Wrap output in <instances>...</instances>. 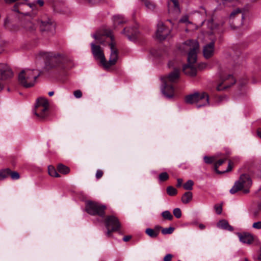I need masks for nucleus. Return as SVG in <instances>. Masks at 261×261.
Returning <instances> with one entry per match:
<instances>
[{
  "instance_id": "9d476101",
  "label": "nucleus",
  "mask_w": 261,
  "mask_h": 261,
  "mask_svg": "<svg viewBox=\"0 0 261 261\" xmlns=\"http://www.w3.org/2000/svg\"><path fill=\"white\" fill-rule=\"evenodd\" d=\"M95 39L96 40V42L91 43L92 53L94 58L97 60H99L102 65V63L105 62V56L102 49L99 45L96 44V43H98L97 42V40L96 39Z\"/></svg>"
},
{
  "instance_id": "bf43d9fd",
  "label": "nucleus",
  "mask_w": 261,
  "mask_h": 261,
  "mask_svg": "<svg viewBox=\"0 0 261 261\" xmlns=\"http://www.w3.org/2000/svg\"><path fill=\"white\" fill-rule=\"evenodd\" d=\"M259 259L261 260V253H260V255L259 256Z\"/></svg>"
},
{
  "instance_id": "ddd939ff",
  "label": "nucleus",
  "mask_w": 261,
  "mask_h": 261,
  "mask_svg": "<svg viewBox=\"0 0 261 261\" xmlns=\"http://www.w3.org/2000/svg\"><path fill=\"white\" fill-rule=\"evenodd\" d=\"M168 12L173 16H177L180 13L178 0H169L168 2Z\"/></svg>"
},
{
  "instance_id": "ea45409f",
  "label": "nucleus",
  "mask_w": 261,
  "mask_h": 261,
  "mask_svg": "<svg viewBox=\"0 0 261 261\" xmlns=\"http://www.w3.org/2000/svg\"><path fill=\"white\" fill-rule=\"evenodd\" d=\"M216 212L217 214H221L222 211V207L221 205L216 204L214 206Z\"/></svg>"
},
{
  "instance_id": "09e8293b",
  "label": "nucleus",
  "mask_w": 261,
  "mask_h": 261,
  "mask_svg": "<svg viewBox=\"0 0 261 261\" xmlns=\"http://www.w3.org/2000/svg\"><path fill=\"white\" fill-rule=\"evenodd\" d=\"M131 238V236H125L123 238V240L124 241V242H127L128 241H129Z\"/></svg>"
},
{
  "instance_id": "5701e85b",
  "label": "nucleus",
  "mask_w": 261,
  "mask_h": 261,
  "mask_svg": "<svg viewBox=\"0 0 261 261\" xmlns=\"http://www.w3.org/2000/svg\"><path fill=\"white\" fill-rule=\"evenodd\" d=\"M239 237L241 242L248 244H251L254 240L253 236L248 233L239 234Z\"/></svg>"
},
{
  "instance_id": "cd10ccee",
  "label": "nucleus",
  "mask_w": 261,
  "mask_h": 261,
  "mask_svg": "<svg viewBox=\"0 0 261 261\" xmlns=\"http://www.w3.org/2000/svg\"><path fill=\"white\" fill-rule=\"evenodd\" d=\"M57 168H58V171L60 173L64 174H67L70 171V169L68 167H67L63 164H59Z\"/></svg>"
},
{
  "instance_id": "4d7b16f0",
  "label": "nucleus",
  "mask_w": 261,
  "mask_h": 261,
  "mask_svg": "<svg viewBox=\"0 0 261 261\" xmlns=\"http://www.w3.org/2000/svg\"><path fill=\"white\" fill-rule=\"evenodd\" d=\"M201 66H202V68H203V67H205L206 66V64H204V63H203V64H201Z\"/></svg>"
},
{
  "instance_id": "a19ab883",
  "label": "nucleus",
  "mask_w": 261,
  "mask_h": 261,
  "mask_svg": "<svg viewBox=\"0 0 261 261\" xmlns=\"http://www.w3.org/2000/svg\"><path fill=\"white\" fill-rule=\"evenodd\" d=\"M252 227L256 229H261V221H257L254 222L252 224Z\"/></svg>"
},
{
  "instance_id": "aec40b11",
  "label": "nucleus",
  "mask_w": 261,
  "mask_h": 261,
  "mask_svg": "<svg viewBox=\"0 0 261 261\" xmlns=\"http://www.w3.org/2000/svg\"><path fill=\"white\" fill-rule=\"evenodd\" d=\"M122 33L125 34L129 40L134 41L136 39L138 31L134 28H124Z\"/></svg>"
},
{
  "instance_id": "c756f323",
  "label": "nucleus",
  "mask_w": 261,
  "mask_h": 261,
  "mask_svg": "<svg viewBox=\"0 0 261 261\" xmlns=\"http://www.w3.org/2000/svg\"><path fill=\"white\" fill-rule=\"evenodd\" d=\"M142 2H144L145 6H146V8L148 9L152 10L155 8V5L153 3L149 1L148 0H141Z\"/></svg>"
},
{
  "instance_id": "13d9d810",
  "label": "nucleus",
  "mask_w": 261,
  "mask_h": 261,
  "mask_svg": "<svg viewBox=\"0 0 261 261\" xmlns=\"http://www.w3.org/2000/svg\"><path fill=\"white\" fill-rule=\"evenodd\" d=\"M2 89H3V87H2V85L0 84V91L1 90H2Z\"/></svg>"
},
{
  "instance_id": "a878e982",
  "label": "nucleus",
  "mask_w": 261,
  "mask_h": 261,
  "mask_svg": "<svg viewBox=\"0 0 261 261\" xmlns=\"http://www.w3.org/2000/svg\"><path fill=\"white\" fill-rule=\"evenodd\" d=\"M126 21L121 15H117L113 17L114 27L115 28L120 24L125 23Z\"/></svg>"
},
{
  "instance_id": "f03ea898",
  "label": "nucleus",
  "mask_w": 261,
  "mask_h": 261,
  "mask_svg": "<svg viewBox=\"0 0 261 261\" xmlns=\"http://www.w3.org/2000/svg\"><path fill=\"white\" fill-rule=\"evenodd\" d=\"M93 37L97 40V43L106 45L108 44L111 48V54L107 62L105 59V63H102V65L105 69H109L110 67L114 65L118 59V51L115 47L114 42V36L110 31H106L103 33L96 32L93 35Z\"/></svg>"
},
{
  "instance_id": "3c124183",
  "label": "nucleus",
  "mask_w": 261,
  "mask_h": 261,
  "mask_svg": "<svg viewBox=\"0 0 261 261\" xmlns=\"http://www.w3.org/2000/svg\"><path fill=\"white\" fill-rule=\"evenodd\" d=\"M37 3L40 6H42L44 4V2L42 0H38Z\"/></svg>"
},
{
  "instance_id": "c9c22d12",
  "label": "nucleus",
  "mask_w": 261,
  "mask_h": 261,
  "mask_svg": "<svg viewBox=\"0 0 261 261\" xmlns=\"http://www.w3.org/2000/svg\"><path fill=\"white\" fill-rule=\"evenodd\" d=\"M163 217L166 220H171L173 216L171 213L168 211H165L162 213Z\"/></svg>"
},
{
  "instance_id": "6e6552de",
  "label": "nucleus",
  "mask_w": 261,
  "mask_h": 261,
  "mask_svg": "<svg viewBox=\"0 0 261 261\" xmlns=\"http://www.w3.org/2000/svg\"><path fill=\"white\" fill-rule=\"evenodd\" d=\"M104 222L107 229L106 235L109 237L111 236L112 232L119 230L121 226L118 219L113 215L106 216Z\"/></svg>"
},
{
  "instance_id": "e2e57ef3",
  "label": "nucleus",
  "mask_w": 261,
  "mask_h": 261,
  "mask_svg": "<svg viewBox=\"0 0 261 261\" xmlns=\"http://www.w3.org/2000/svg\"><path fill=\"white\" fill-rule=\"evenodd\" d=\"M178 261H180V260H178Z\"/></svg>"
},
{
  "instance_id": "20e7f679",
  "label": "nucleus",
  "mask_w": 261,
  "mask_h": 261,
  "mask_svg": "<svg viewBox=\"0 0 261 261\" xmlns=\"http://www.w3.org/2000/svg\"><path fill=\"white\" fill-rule=\"evenodd\" d=\"M186 101L188 103L196 104L198 108L210 105L209 96L205 92H195L186 97Z\"/></svg>"
},
{
  "instance_id": "79ce46f5",
  "label": "nucleus",
  "mask_w": 261,
  "mask_h": 261,
  "mask_svg": "<svg viewBox=\"0 0 261 261\" xmlns=\"http://www.w3.org/2000/svg\"><path fill=\"white\" fill-rule=\"evenodd\" d=\"M73 95L76 98H80L82 96V92L80 90H77L74 91Z\"/></svg>"
},
{
  "instance_id": "e433bc0d",
  "label": "nucleus",
  "mask_w": 261,
  "mask_h": 261,
  "mask_svg": "<svg viewBox=\"0 0 261 261\" xmlns=\"http://www.w3.org/2000/svg\"><path fill=\"white\" fill-rule=\"evenodd\" d=\"M174 230V228L172 227L165 228L162 229V233L163 234H171L173 232Z\"/></svg>"
},
{
  "instance_id": "4be33fe9",
  "label": "nucleus",
  "mask_w": 261,
  "mask_h": 261,
  "mask_svg": "<svg viewBox=\"0 0 261 261\" xmlns=\"http://www.w3.org/2000/svg\"><path fill=\"white\" fill-rule=\"evenodd\" d=\"M235 17L241 18L240 24L242 25L243 23V20L245 18L244 11L239 8H237L233 10L230 14V18L233 19Z\"/></svg>"
},
{
  "instance_id": "5fc2aeb1",
  "label": "nucleus",
  "mask_w": 261,
  "mask_h": 261,
  "mask_svg": "<svg viewBox=\"0 0 261 261\" xmlns=\"http://www.w3.org/2000/svg\"><path fill=\"white\" fill-rule=\"evenodd\" d=\"M13 10L17 13H19V11L17 8L16 5L14 7Z\"/></svg>"
},
{
  "instance_id": "8fccbe9b",
  "label": "nucleus",
  "mask_w": 261,
  "mask_h": 261,
  "mask_svg": "<svg viewBox=\"0 0 261 261\" xmlns=\"http://www.w3.org/2000/svg\"><path fill=\"white\" fill-rule=\"evenodd\" d=\"M90 3L96 4L99 2L101 0H87Z\"/></svg>"
},
{
  "instance_id": "412c9836",
  "label": "nucleus",
  "mask_w": 261,
  "mask_h": 261,
  "mask_svg": "<svg viewBox=\"0 0 261 261\" xmlns=\"http://www.w3.org/2000/svg\"><path fill=\"white\" fill-rule=\"evenodd\" d=\"M226 158H224V159H220V160H218L217 162H216L215 163L214 170L216 171V172H217L218 174H222V173H224L226 172H228L231 170L232 167L230 165L231 164L230 161L229 162L227 168L225 171H220L219 170H218V168L220 166L222 165L226 161Z\"/></svg>"
},
{
  "instance_id": "052dcab7",
  "label": "nucleus",
  "mask_w": 261,
  "mask_h": 261,
  "mask_svg": "<svg viewBox=\"0 0 261 261\" xmlns=\"http://www.w3.org/2000/svg\"><path fill=\"white\" fill-rule=\"evenodd\" d=\"M245 261H249V260H248V259L245 258Z\"/></svg>"
},
{
  "instance_id": "f8f14e48",
  "label": "nucleus",
  "mask_w": 261,
  "mask_h": 261,
  "mask_svg": "<svg viewBox=\"0 0 261 261\" xmlns=\"http://www.w3.org/2000/svg\"><path fill=\"white\" fill-rule=\"evenodd\" d=\"M236 83V80L231 75H228L226 77L221 78V82L217 86V90L222 91L229 88Z\"/></svg>"
},
{
  "instance_id": "393cba45",
  "label": "nucleus",
  "mask_w": 261,
  "mask_h": 261,
  "mask_svg": "<svg viewBox=\"0 0 261 261\" xmlns=\"http://www.w3.org/2000/svg\"><path fill=\"white\" fill-rule=\"evenodd\" d=\"M161 228L160 226H156L155 229L151 228H147L145 230V233L151 238H155L158 237L159 233V229Z\"/></svg>"
},
{
  "instance_id": "f704fd0d",
  "label": "nucleus",
  "mask_w": 261,
  "mask_h": 261,
  "mask_svg": "<svg viewBox=\"0 0 261 261\" xmlns=\"http://www.w3.org/2000/svg\"><path fill=\"white\" fill-rule=\"evenodd\" d=\"M167 193L170 196H174L177 194V190L172 186H169L167 188Z\"/></svg>"
},
{
  "instance_id": "603ef678",
  "label": "nucleus",
  "mask_w": 261,
  "mask_h": 261,
  "mask_svg": "<svg viewBox=\"0 0 261 261\" xmlns=\"http://www.w3.org/2000/svg\"><path fill=\"white\" fill-rule=\"evenodd\" d=\"M257 134L258 136L261 139V128H259L257 129Z\"/></svg>"
},
{
  "instance_id": "9b49d317",
  "label": "nucleus",
  "mask_w": 261,
  "mask_h": 261,
  "mask_svg": "<svg viewBox=\"0 0 261 261\" xmlns=\"http://www.w3.org/2000/svg\"><path fill=\"white\" fill-rule=\"evenodd\" d=\"M170 34V30L164 25L162 22H159L157 25L156 37L160 40L166 39Z\"/></svg>"
},
{
  "instance_id": "a211bd4d",
  "label": "nucleus",
  "mask_w": 261,
  "mask_h": 261,
  "mask_svg": "<svg viewBox=\"0 0 261 261\" xmlns=\"http://www.w3.org/2000/svg\"><path fill=\"white\" fill-rule=\"evenodd\" d=\"M40 29L41 32L54 31L55 25L49 19L44 20H41L40 23Z\"/></svg>"
},
{
  "instance_id": "dca6fc26",
  "label": "nucleus",
  "mask_w": 261,
  "mask_h": 261,
  "mask_svg": "<svg viewBox=\"0 0 261 261\" xmlns=\"http://www.w3.org/2000/svg\"><path fill=\"white\" fill-rule=\"evenodd\" d=\"M179 77V70L175 68L170 73L168 76H165L161 77L162 82L172 83L175 82Z\"/></svg>"
},
{
  "instance_id": "6e6d98bb",
  "label": "nucleus",
  "mask_w": 261,
  "mask_h": 261,
  "mask_svg": "<svg viewBox=\"0 0 261 261\" xmlns=\"http://www.w3.org/2000/svg\"><path fill=\"white\" fill-rule=\"evenodd\" d=\"M48 95L49 96H53L54 94V91H50V92H48Z\"/></svg>"
},
{
  "instance_id": "423d86ee",
  "label": "nucleus",
  "mask_w": 261,
  "mask_h": 261,
  "mask_svg": "<svg viewBox=\"0 0 261 261\" xmlns=\"http://www.w3.org/2000/svg\"><path fill=\"white\" fill-rule=\"evenodd\" d=\"M251 185L252 180L250 176L247 174H242L230 190V193L233 194L240 190H243L244 193H248Z\"/></svg>"
},
{
  "instance_id": "4c0bfd02",
  "label": "nucleus",
  "mask_w": 261,
  "mask_h": 261,
  "mask_svg": "<svg viewBox=\"0 0 261 261\" xmlns=\"http://www.w3.org/2000/svg\"><path fill=\"white\" fill-rule=\"evenodd\" d=\"M169 178V175L167 172H162L159 175V179L161 181H164L167 180Z\"/></svg>"
},
{
  "instance_id": "2f4dec72",
  "label": "nucleus",
  "mask_w": 261,
  "mask_h": 261,
  "mask_svg": "<svg viewBox=\"0 0 261 261\" xmlns=\"http://www.w3.org/2000/svg\"><path fill=\"white\" fill-rule=\"evenodd\" d=\"M194 182L192 180H188L183 185V187L185 190H191L193 189Z\"/></svg>"
},
{
  "instance_id": "1a4fd4ad",
  "label": "nucleus",
  "mask_w": 261,
  "mask_h": 261,
  "mask_svg": "<svg viewBox=\"0 0 261 261\" xmlns=\"http://www.w3.org/2000/svg\"><path fill=\"white\" fill-rule=\"evenodd\" d=\"M106 209L105 205L91 201L87 202L86 206V210L88 214L91 215H98L101 217L105 216Z\"/></svg>"
},
{
  "instance_id": "473e14b6",
  "label": "nucleus",
  "mask_w": 261,
  "mask_h": 261,
  "mask_svg": "<svg viewBox=\"0 0 261 261\" xmlns=\"http://www.w3.org/2000/svg\"><path fill=\"white\" fill-rule=\"evenodd\" d=\"M216 158L215 156H204L203 157L204 162L207 164H210L213 163L216 161Z\"/></svg>"
},
{
  "instance_id": "864d4df0",
  "label": "nucleus",
  "mask_w": 261,
  "mask_h": 261,
  "mask_svg": "<svg viewBox=\"0 0 261 261\" xmlns=\"http://www.w3.org/2000/svg\"><path fill=\"white\" fill-rule=\"evenodd\" d=\"M205 226L203 224H200L199 225V228L200 229H204V228H205Z\"/></svg>"
},
{
  "instance_id": "de8ad7c7",
  "label": "nucleus",
  "mask_w": 261,
  "mask_h": 261,
  "mask_svg": "<svg viewBox=\"0 0 261 261\" xmlns=\"http://www.w3.org/2000/svg\"><path fill=\"white\" fill-rule=\"evenodd\" d=\"M182 179L181 178H178L177 187H180L182 185Z\"/></svg>"
},
{
  "instance_id": "37998d69",
  "label": "nucleus",
  "mask_w": 261,
  "mask_h": 261,
  "mask_svg": "<svg viewBox=\"0 0 261 261\" xmlns=\"http://www.w3.org/2000/svg\"><path fill=\"white\" fill-rule=\"evenodd\" d=\"M179 22L186 23H190V21H189L188 16L187 15L184 16L180 19Z\"/></svg>"
},
{
  "instance_id": "f3484780",
  "label": "nucleus",
  "mask_w": 261,
  "mask_h": 261,
  "mask_svg": "<svg viewBox=\"0 0 261 261\" xmlns=\"http://www.w3.org/2000/svg\"><path fill=\"white\" fill-rule=\"evenodd\" d=\"M21 27L24 30L29 33H33L36 30V26L29 19L25 18L21 22Z\"/></svg>"
},
{
  "instance_id": "f257e3e1",
  "label": "nucleus",
  "mask_w": 261,
  "mask_h": 261,
  "mask_svg": "<svg viewBox=\"0 0 261 261\" xmlns=\"http://www.w3.org/2000/svg\"><path fill=\"white\" fill-rule=\"evenodd\" d=\"M199 47L197 41L189 40L183 43L179 47L181 51L188 53V63L183 67V71L186 75L194 76L196 74L197 70L193 64L197 60V53L199 50Z\"/></svg>"
},
{
  "instance_id": "39448f33",
  "label": "nucleus",
  "mask_w": 261,
  "mask_h": 261,
  "mask_svg": "<svg viewBox=\"0 0 261 261\" xmlns=\"http://www.w3.org/2000/svg\"><path fill=\"white\" fill-rule=\"evenodd\" d=\"M39 55L45 60V64L49 68L59 65L64 60V56L58 53L41 52Z\"/></svg>"
},
{
  "instance_id": "49530a36",
  "label": "nucleus",
  "mask_w": 261,
  "mask_h": 261,
  "mask_svg": "<svg viewBox=\"0 0 261 261\" xmlns=\"http://www.w3.org/2000/svg\"><path fill=\"white\" fill-rule=\"evenodd\" d=\"M103 175V172L100 170H97L96 173V177L97 179L100 178Z\"/></svg>"
},
{
  "instance_id": "b1692460",
  "label": "nucleus",
  "mask_w": 261,
  "mask_h": 261,
  "mask_svg": "<svg viewBox=\"0 0 261 261\" xmlns=\"http://www.w3.org/2000/svg\"><path fill=\"white\" fill-rule=\"evenodd\" d=\"M217 226L219 228L227 230L230 231H232L233 230V227L229 224L228 221L224 219L220 220L218 222Z\"/></svg>"
},
{
  "instance_id": "6ab92c4d",
  "label": "nucleus",
  "mask_w": 261,
  "mask_h": 261,
  "mask_svg": "<svg viewBox=\"0 0 261 261\" xmlns=\"http://www.w3.org/2000/svg\"><path fill=\"white\" fill-rule=\"evenodd\" d=\"M162 93L167 98H172L174 95V88L172 85L166 82H163Z\"/></svg>"
},
{
  "instance_id": "680f3d73",
  "label": "nucleus",
  "mask_w": 261,
  "mask_h": 261,
  "mask_svg": "<svg viewBox=\"0 0 261 261\" xmlns=\"http://www.w3.org/2000/svg\"><path fill=\"white\" fill-rule=\"evenodd\" d=\"M259 190H261V187L259 189Z\"/></svg>"
},
{
  "instance_id": "7c9ffc66",
  "label": "nucleus",
  "mask_w": 261,
  "mask_h": 261,
  "mask_svg": "<svg viewBox=\"0 0 261 261\" xmlns=\"http://www.w3.org/2000/svg\"><path fill=\"white\" fill-rule=\"evenodd\" d=\"M9 169L7 168L0 171V180H3L9 176Z\"/></svg>"
},
{
  "instance_id": "58836bf2",
  "label": "nucleus",
  "mask_w": 261,
  "mask_h": 261,
  "mask_svg": "<svg viewBox=\"0 0 261 261\" xmlns=\"http://www.w3.org/2000/svg\"><path fill=\"white\" fill-rule=\"evenodd\" d=\"M174 216L177 218H180L181 216V210L179 208H175L173 212Z\"/></svg>"
},
{
  "instance_id": "4468645a",
  "label": "nucleus",
  "mask_w": 261,
  "mask_h": 261,
  "mask_svg": "<svg viewBox=\"0 0 261 261\" xmlns=\"http://www.w3.org/2000/svg\"><path fill=\"white\" fill-rule=\"evenodd\" d=\"M215 41L212 40L211 42L206 44L203 47V56L206 59L213 57L215 53Z\"/></svg>"
},
{
  "instance_id": "c85d7f7f",
  "label": "nucleus",
  "mask_w": 261,
  "mask_h": 261,
  "mask_svg": "<svg viewBox=\"0 0 261 261\" xmlns=\"http://www.w3.org/2000/svg\"><path fill=\"white\" fill-rule=\"evenodd\" d=\"M48 174L53 177H59L60 175L57 172L55 168L52 166H49L48 167Z\"/></svg>"
},
{
  "instance_id": "c03bdc74",
  "label": "nucleus",
  "mask_w": 261,
  "mask_h": 261,
  "mask_svg": "<svg viewBox=\"0 0 261 261\" xmlns=\"http://www.w3.org/2000/svg\"><path fill=\"white\" fill-rule=\"evenodd\" d=\"M227 97L225 95L220 96L218 97V98L217 99L216 102L220 103V102H221L225 100H227Z\"/></svg>"
},
{
  "instance_id": "0eeeda50",
  "label": "nucleus",
  "mask_w": 261,
  "mask_h": 261,
  "mask_svg": "<svg viewBox=\"0 0 261 261\" xmlns=\"http://www.w3.org/2000/svg\"><path fill=\"white\" fill-rule=\"evenodd\" d=\"M48 100L46 98L40 97L37 100L34 113L38 118L43 119L48 115Z\"/></svg>"
},
{
  "instance_id": "a18cd8bd",
  "label": "nucleus",
  "mask_w": 261,
  "mask_h": 261,
  "mask_svg": "<svg viewBox=\"0 0 261 261\" xmlns=\"http://www.w3.org/2000/svg\"><path fill=\"white\" fill-rule=\"evenodd\" d=\"M172 257L173 255L171 254H167L164 256L163 261H171Z\"/></svg>"
},
{
  "instance_id": "72a5a7b5",
  "label": "nucleus",
  "mask_w": 261,
  "mask_h": 261,
  "mask_svg": "<svg viewBox=\"0 0 261 261\" xmlns=\"http://www.w3.org/2000/svg\"><path fill=\"white\" fill-rule=\"evenodd\" d=\"M9 176H10L11 178L13 180H17L20 178V175L18 172L16 171H12L9 169Z\"/></svg>"
},
{
  "instance_id": "bb28decb",
  "label": "nucleus",
  "mask_w": 261,
  "mask_h": 261,
  "mask_svg": "<svg viewBox=\"0 0 261 261\" xmlns=\"http://www.w3.org/2000/svg\"><path fill=\"white\" fill-rule=\"evenodd\" d=\"M192 193L191 192H186L181 197V201L184 203H188L192 199Z\"/></svg>"
},
{
  "instance_id": "7ed1b4c3",
  "label": "nucleus",
  "mask_w": 261,
  "mask_h": 261,
  "mask_svg": "<svg viewBox=\"0 0 261 261\" xmlns=\"http://www.w3.org/2000/svg\"><path fill=\"white\" fill-rule=\"evenodd\" d=\"M40 72L37 69H25L22 70L18 75V82L25 88H30L34 86L36 79Z\"/></svg>"
},
{
  "instance_id": "2eb2a0df",
  "label": "nucleus",
  "mask_w": 261,
  "mask_h": 261,
  "mask_svg": "<svg viewBox=\"0 0 261 261\" xmlns=\"http://www.w3.org/2000/svg\"><path fill=\"white\" fill-rule=\"evenodd\" d=\"M13 76V72L6 64L0 63V80H5Z\"/></svg>"
}]
</instances>
